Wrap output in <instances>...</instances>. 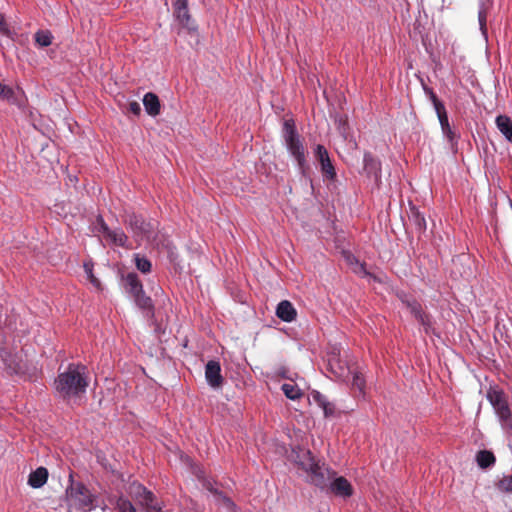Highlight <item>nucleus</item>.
Returning <instances> with one entry per match:
<instances>
[{
    "label": "nucleus",
    "instance_id": "nucleus-1",
    "mask_svg": "<svg viewBox=\"0 0 512 512\" xmlns=\"http://www.w3.org/2000/svg\"><path fill=\"white\" fill-rule=\"evenodd\" d=\"M89 372L86 365L70 363L54 381L55 390L64 400L77 398L86 393L89 386Z\"/></svg>",
    "mask_w": 512,
    "mask_h": 512
},
{
    "label": "nucleus",
    "instance_id": "nucleus-2",
    "mask_svg": "<svg viewBox=\"0 0 512 512\" xmlns=\"http://www.w3.org/2000/svg\"><path fill=\"white\" fill-rule=\"evenodd\" d=\"M299 467L307 473L308 481L321 491L326 490L336 472L324 463L316 462L309 450L305 451L297 462Z\"/></svg>",
    "mask_w": 512,
    "mask_h": 512
},
{
    "label": "nucleus",
    "instance_id": "nucleus-3",
    "mask_svg": "<svg viewBox=\"0 0 512 512\" xmlns=\"http://www.w3.org/2000/svg\"><path fill=\"white\" fill-rule=\"evenodd\" d=\"M282 140L289 155L294 158L299 170L304 173L306 166V148L297 131L293 119H286L282 127Z\"/></svg>",
    "mask_w": 512,
    "mask_h": 512
},
{
    "label": "nucleus",
    "instance_id": "nucleus-4",
    "mask_svg": "<svg viewBox=\"0 0 512 512\" xmlns=\"http://www.w3.org/2000/svg\"><path fill=\"white\" fill-rule=\"evenodd\" d=\"M66 497L69 506L80 512H91L97 506L96 495L82 482L74 481L72 475L66 488Z\"/></svg>",
    "mask_w": 512,
    "mask_h": 512
},
{
    "label": "nucleus",
    "instance_id": "nucleus-5",
    "mask_svg": "<svg viewBox=\"0 0 512 512\" xmlns=\"http://www.w3.org/2000/svg\"><path fill=\"white\" fill-rule=\"evenodd\" d=\"M0 362L3 369L9 375H24L26 373V363L22 354L13 352L6 345V337L0 326Z\"/></svg>",
    "mask_w": 512,
    "mask_h": 512
},
{
    "label": "nucleus",
    "instance_id": "nucleus-6",
    "mask_svg": "<svg viewBox=\"0 0 512 512\" xmlns=\"http://www.w3.org/2000/svg\"><path fill=\"white\" fill-rule=\"evenodd\" d=\"M124 224L132 233L138 245L144 241H150L154 234L155 226L152 222L146 221L141 215L129 213L124 219Z\"/></svg>",
    "mask_w": 512,
    "mask_h": 512
},
{
    "label": "nucleus",
    "instance_id": "nucleus-7",
    "mask_svg": "<svg viewBox=\"0 0 512 512\" xmlns=\"http://www.w3.org/2000/svg\"><path fill=\"white\" fill-rule=\"evenodd\" d=\"M94 232L102 234L109 243L128 248V237L122 228L110 229L101 215H98L94 223Z\"/></svg>",
    "mask_w": 512,
    "mask_h": 512
},
{
    "label": "nucleus",
    "instance_id": "nucleus-8",
    "mask_svg": "<svg viewBox=\"0 0 512 512\" xmlns=\"http://www.w3.org/2000/svg\"><path fill=\"white\" fill-rule=\"evenodd\" d=\"M314 155L320 164V170L324 179L334 181L336 178V170L327 149L323 145L318 144L314 149Z\"/></svg>",
    "mask_w": 512,
    "mask_h": 512
},
{
    "label": "nucleus",
    "instance_id": "nucleus-9",
    "mask_svg": "<svg viewBox=\"0 0 512 512\" xmlns=\"http://www.w3.org/2000/svg\"><path fill=\"white\" fill-rule=\"evenodd\" d=\"M326 493H332L336 497L343 499L350 498L353 493V487L351 483L343 476H337V474L329 482V486L325 490Z\"/></svg>",
    "mask_w": 512,
    "mask_h": 512
},
{
    "label": "nucleus",
    "instance_id": "nucleus-10",
    "mask_svg": "<svg viewBox=\"0 0 512 512\" xmlns=\"http://www.w3.org/2000/svg\"><path fill=\"white\" fill-rule=\"evenodd\" d=\"M133 493L138 502L146 508L155 512H162L161 503L155 501V495L142 484L133 486Z\"/></svg>",
    "mask_w": 512,
    "mask_h": 512
},
{
    "label": "nucleus",
    "instance_id": "nucleus-11",
    "mask_svg": "<svg viewBox=\"0 0 512 512\" xmlns=\"http://www.w3.org/2000/svg\"><path fill=\"white\" fill-rule=\"evenodd\" d=\"M364 172L367 177L374 180L379 185L382 177L381 162L375 158L370 152H365L363 156Z\"/></svg>",
    "mask_w": 512,
    "mask_h": 512
},
{
    "label": "nucleus",
    "instance_id": "nucleus-12",
    "mask_svg": "<svg viewBox=\"0 0 512 512\" xmlns=\"http://www.w3.org/2000/svg\"><path fill=\"white\" fill-rule=\"evenodd\" d=\"M174 16L178 22L185 28L192 29L190 26L191 15L188 9V0H172Z\"/></svg>",
    "mask_w": 512,
    "mask_h": 512
},
{
    "label": "nucleus",
    "instance_id": "nucleus-13",
    "mask_svg": "<svg viewBox=\"0 0 512 512\" xmlns=\"http://www.w3.org/2000/svg\"><path fill=\"white\" fill-rule=\"evenodd\" d=\"M205 378L207 383L213 388H217L222 384L223 377L221 375V367L218 361H208L205 367Z\"/></svg>",
    "mask_w": 512,
    "mask_h": 512
},
{
    "label": "nucleus",
    "instance_id": "nucleus-14",
    "mask_svg": "<svg viewBox=\"0 0 512 512\" xmlns=\"http://www.w3.org/2000/svg\"><path fill=\"white\" fill-rule=\"evenodd\" d=\"M492 0H479L478 1V23L479 29L481 31L482 36L487 41L488 39V31H487V16L492 7Z\"/></svg>",
    "mask_w": 512,
    "mask_h": 512
},
{
    "label": "nucleus",
    "instance_id": "nucleus-15",
    "mask_svg": "<svg viewBox=\"0 0 512 512\" xmlns=\"http://www.w3.org/2000/svg\"><path fill=\"white\" fill-rule=\"evenodd\" d=\"M276 315L284 322H292L296 319L297 312L291 302L283 300L277 305Z\"/></svg>",
    "mask_w": 512,
    "mask_h": 512
},
{
    "label": "nucleus",
    "instance_id": "nucleus-16",
    "mask_svg": "<svg viewBox=\"0 0 512 512\" xmlns=\"http://www.w3.org/2000/svg\"><path fill=\"white\" fill-rule=\"evenodd\" d=\"M143 105L150 116H157L160 113V101L154 93L148 92L144 95Z\"/></svg>",
    "mask_w": 512,
    "mask_h": 512
},
{
    "label": "nucleus",
    "instance_id": "nucleus-17",
    "mask_svg": "<svg viewBox=\"0 0 512 512\" xmlns=\"http://www.w3.org/2000/svg\"><path fill=\"white\" fill-rule=\"evenodd\" d=\"M47 479V469L44 467H38L35 471L30 473L28 484L33 488H40L47 482Z\"/></svg>",
    "mask_w": 512,
    "mask_h": 512
},
{
    "label": "nucleus",
    "instance_id": "nucleus-18",
    "mask_svg": "<svg viewBox=\"0 0 512 512\" xmlns=\"http://www.w3.org/2000/svg\"><path fill=\"white\" fill-rule=\"evenodd\" d=\"M127 291L133 296L144 292L142 282L136 273H128L125 277Z\"/></svg>",
    "mask_w": 512,
    "mask_h": 512
},
{
    "label": "nucleus",
    "instance_id": "nucleus-19",
    "mask_svg": "<svg viewBox=\"0 0 512 512\" xmlns=\"http://www.w3.org/2000/svg\"><path fill=\"white\" fill-rule=\"evenodd\" d=\"M313 400L322 408L325 417L335 414V405L328 401L327 397L318 391L312 393Z\"/></svg>",
    "mask_w": 512,
    "mask_h": 512
},
{
    "label": "nucleus",
    "instance_id": "nucleus-20",
    "mask_svg": "<svg viewBox=\"0 0 512 512\" xmlns=\"http://www.w3.org/2000/svg\"><path fill=\"white\" fill-rule=\"evenodd\" d=\"M498 130L512 143V120L506 115H499L495 120Z\"/></svg>",
    "mask_w": 512,
    "mask_h": 512
},
{
    "label": "nucleus",
    "instance_id": "nucleus-21",
    "mask_svg": "<svg viewBox=\"0 0 512 512\" xmlns=\"http://www.w3.org/2000/svg\"><path fill=\"white\" fill-rule=\"evenodd\" d=\"M352 374V390L357 397H365L366 380L361 372L351 371Z\"/></svg>",
    "mask_w": 512,
    "mask_h": 512
},
{
    "label": "nucleus",
    "instance_id": "nucleus-22",
    "mask_svg": "<svg viewBox=\"0 0 512 512\" xmlns=\"http://www.w3.org/2000/svg\"><path fill=\"white\" fill-rule=\"evenodd\" d=\"M476 462L480 468L487 469L495 464L496 458L493 452L489 450H480L476 454Z\"/></svg>",
    "mask_w": 512,
    "mask_h": 512
},
{
    "label": "nucleus",
    "instance_id": "nucleus-23",
    "mask_svg": "<svg viewBox=\"0 0 512 512\" xmlns=\"http://www.w3.org/2000/svg\"><path fill=\"white\" fill-rule=\"evenodd\" d=\"M396 295L398 299L401 301V303L410 311L411 314H413L422 306L416 298H414L412 295L404 291H399L397 292Z\"/></svg>",
    "mask_w": 512,
    "mask_h": 512
},
{
    "label": "nucleus",
    "instance_id": "nucleus-24",
    "mask_svg": "<svg viewBox=\"0 0 512 512\" xmlns=\"http://www.w3.org/2000/svg\"><path fill=\"white\" fill-rule=\"evenodd\" d=\"M487 399L490 404L493 406L494 410H498L501 407H505L508 405V402L505 398V394L500 390H490L487 393Z\"/></svg>",
    "mask_w": 512,
    "mask_h": 512
},
{
    "label": "nucleus",
    "instance_id": "nucleus-25",
    "mask_svg": "<svg viewBox=\"0 0 512 512\" xmlns=\"http://www.w3.org/2000/svg\"><path fill=\"white\" fill-rule=\"evenodd\" d=\"M496 415L500 421L501 427L509 431L512 429V412L509 408V405L505 407H501L500 409L496 410Z\"/></svg>",
    "mask_w": 512,
    "mask_h": 512
},
{
    "label": "nucleus",
    "instance_id": "nucleus-26",
    "mask_svg": "<svg viewBox=\"0 0 512 512\" xmlns=\"http://www.w3.org/2000/svg\"><path fill=\"white\" fill-rule=\"evenodd\" d=\"M133 299L136 305L143 311H146L148 314L153 316L154 314V306L152 299L149 296H146L145 292L137 294L133 296Z\"/></svg>",
    "mask_w": 512,
    "mask_h": 512
},
{
    "label": "nucleus",
    "instance_id": "nucleus-27",
    "mask_svg": "<svg viewBox=\"0 0 512 512\" xmlns=\"http://www.w3.org/2000/svg\"><path fill=\"white\" fill-rule=\"evenodd\" d=\"M329 366L332 373H334L338 379L345 380L351 374L350 368L342 364L339 360H330Z\"/></svg>",
    "mask_w": 512,
    "mask_h": 512
},
{
    "label": "nucleus",
    "instance_id": "nucleus-28",
    "mask_svg": "<svg viewBox=\"0 0 512 512\" xmlns=\"http://www.w3.org/2000/svg\"><path fill=\"white\" fill-rule=\"evenodd\" d=\"M211 492L215 495V500L220 507L227 509L230 512H235L236 505L234 502L227 496H225L222 492L217 489H210Z\"/></svg>",
    "mask_w": 512,
    "mask_h": 512
},
{
    "label": "nucleus",
    "instance_id": "nucleus-29",
    "mask_svg": "<svg viewBox=\"0 0 512 512\" xmlns=\"http://www.w3.org/2000/svg\"><path fill=\"white\" fill-rule=\"evenodd\" d=\"M281 390L288 399L297 400L303 396L301 389L293 383H284L281 386Z\"/></svg>",
    "mask_w": 512,
    "mask_h": 512
},
{
    "label": "nucleus",
    "instance_id": "nucleus-30",
    "mask_svg": "<svg viewBox=\"0 0 512 512\" xmlns=\"http://www.w3.org/2000/svg\"><path fill=\"white\" fill-rule=\"evenodd\" d=\"M134 261H135L136 268L140 272L146 274V273H149L151 271L152 263L145 256H142L140 254H135L134 255Z\"/></svg>",
    "mask_w": 512,
    "mask_h": 512
},
{
    "label": "nucleus",
    "instance_id": "nucleus-31",
    "mask_svg": "<svg viewBox=\"0 0 512 512\" xmlns=\"http://www.w3.org/2000/svg\"><path fill=\"white\" fill-rule=\"evenodd\" d=\"M52 34L49 31L40 30L35 34V41L41 47H47L52 43Z\"/></svg>",
    "mask_w": 512,
    "mask_h": 512
},
{
    "label": "nucleus",
    "instance_id": "nucleus-32",
    "mask_svg": "<svg viewBox=\"0 0 512 512\" xmlns=\"http://www.w3.org/2000/svg\"><path fill=\"white\" fill-rule=\"evenodd\" d=\"M421 83H422V87H423V91L425 93V95L427 96V98L430 100V102L432 103L434 109L438 108L439 107L441 108L444 104L443 102H441L436 93L433 91L432 88L428 87L424 82L423 80H421Z\"/></svg>",
    "mask_w": 512,
    "mask_h": 512
},
{
    "label": "nucleus",
    "instance_id": "nucleus-33",
    "mask_svg": "<svg viewBox=\"0 0 512 512\" xmlns=\"http://www.w3.org/2000/svg\"><path fill=\"white\" fill-rule=\"evenodd\" d=\"M495 487L502 493H512V474L503 476L495 483Z\"/></svg>",
    "mask_w": 512,
    "mask_h": 512
},
{
    "label": "nucleus",
    "instance_id": "nucleus-34",
    "mask_svg": "<svg viewBox=\"0 0 512 512\" xmlns=\"http://www.w3.org/2000/svg\"><path fill=\"white\" fill-rule=\"evenodd\" d=\"M442 133L444 137L447 139V141L450 143L451 147H454L458 143V135L456 132L451 128L450 124L446 127L441 128Z\"/></svg>",
    "mask_w": 512,
    "mask_h": 512
},
{
    "label": "nucleus",
    "instance_id": "nucleus-35",
    "mask_svg": "<svg viewBox=\"0 0 512 512\" xmlns=\"http://www.w3.org/2000/svg\"><path fill=\"white\" fill-rule=\"evenodd\" d=\"M83 268H84L85 274H86L88 280L91 282V284L94 285L95 287H99L100 282L93 274V263L92 262H84Z\"/></svg>",
    "mask_w": 512,
    "mask_h": 512
},
{
    "label": "nucleus",
    "instance_id": "nucleus-36",
    "mask_svg": "<svg viewBox=\"0 0 512 512\" xmlns=\"http://www.w3.org/2000/svg\"><path fill=\"white\" fill-rule=\"evenodd\" d=\"M412 221L414 225L417 227L419 231L426 230V220L424 215H422L419 211H413L412 213Z\"/></svg>",
    "mask_w": 512,
    "mask_h": 512
},
{
    "label": "nucleus",
    "instance_id": "nucleus-37",
    "mask_svg": "<svg viewBox=\"0 0 512 512\" xmlns=\"http://www.w3.org/2000/svg\"><path fill=\"white\" fill-rule=\"evenodd\" d=\"M117 507L120 512H136L135 507L128 499L119 498Z\"/></svg>",
    "mask_w": 512,
    "mask_h": 512
},
{
    "label": "nucleus",
    "instance_id": "nucleus-38",
    "mask_svg": "<svg viewBox=\"0 0 512 512\" xmlns=\"http://www.w3.org/2000/svg\"><path fill=\"white\" fill-rule=\"evenodd\" d=\"M436 114H437V117H438V120H439V123H440V126L441 128L442 127H446L447 125H449V119H448V115H447V112H446V108L445 106L443 105L441 108L439 107L434 109Z\"/></svg>",
    "mask_w": 512,
    "mask_h": 512
},
{
    "label": "nucleus",
    "instance_id": "nucleus-39",
    "mask_svg": "<svg viewBox=\"0 0 512 512\" xmlns=\"http://www.w3.org/2000/svg\"><path fill=\"white\" fill-rule=\"evenodd\" d=\"M419 324L423 327V330L426 334H430L434 331L433 319L430 314H428V316L425 317L424 320Z\"/></svg>",
    "mask_w": 512,
    "mask_h": 512
},
{
    "label": "nucleus",
    "instance_id": "nucleus-40",
    "mask_svg": "<svg viewBox=\"0 0 512 512\" xmlns=\"http://www.w3.org/2000/svg\"><path fill=\"white\" fill-rule=\"evenodd\" d=\"M13 95V90L6 85L0 83V97L4 99H10Z\"/></svg>",
    "mask_w": 512,
    "mask_h": 512
},
{
    "label": "nucleus",
    "instance_id": "nucleus-41",
    "mask_svg": "<svg viewBox=\"0 0 512 512\" xmlns=\"http://www.w3.org/2000/svg\"><path fill=\"white\" fill-rule=\"evenodd\" d=\"M345 258L350 265L357 264L361 271L365 270L364 264L359 263L358 259L351 253H345Z\"/></svg>",
    "mask_w": 512,
    "mask_h": 512
},
{
    "label": "nucleus",
    "instance_id": "nucleus-42",
    "mask_svg": "<svg viewBox=\"0 0 512 512\" xmlns=\"http://www.w3.org/2000/svg\"><path fill=\"white\" fill-rule=\"evenodd\" d=\"M128 111L134 115H139L141 113V106L137 101H132L128 104Z\"/></svg>",
    "mask_w": 512,
    "mask_h": 512
},
{
    "label": "nucleus",
    "instance_id": "nucleus-43",
    "mask_svg": "<svg viewBox=\"0 0 512 512\" xmlns=\"http://www.w3.org/2000/svg\"><path fill=\"white\" fill-rule=\"evenodd\" d=\"M413 317L420 323L421 321L424 320L425 317L428 316V313H426L424 311V309L422 308V306L417 310L415 311L413 314Z\"/></svg>",
    "mask_w": 512,
    "mask_h": 512
},
{
    "label": "nucleus",
    "instance_id": "nucleus-44",
    "mask_svg": "<svg viewBox=\"0 0 512 512\" xmlns=\"http://www.w3.org/2000/svg\"><path fill=\"white\" fill-rule=\"evenodd\" d=\"M9 31L8 24L6 22L5 16L0 13V33L6 34Z\"/></svg>",
    "mask_w": 512,
    "mask_h": 512
},
{
    "label": "nucleus",
    "instance_id": "nucleus-45",
    "mask_svg": "<svg viewBox=\"0 0 512 512\" xmlns=\"http://www.w3.org/2000/svg\"><path fill=\"white\" fill-rule=\"evenodd\" d=\"M511 512H512V510H511Z\"/></svg>",
    "mask_w": 512,
    "mask_h": 512
}]
</instances>
